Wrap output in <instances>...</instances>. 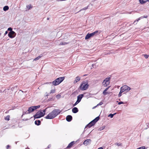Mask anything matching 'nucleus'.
Wrapping results in <instances>:
<instances>
[{"label": "nucleus", "instance_id": "nucleus-50", "mask_svg": "<svg viewBox=\"0 0 149 149\" xmlns=\"http://www.w3.org/2000/svg\"><path fill=\"white\" fill-rule=\"evenodd\" d=\"M28 120V119H26V120Z\"/></svg>", "mask_w": 149, "mask_h": 149}, {"label": "nucleus", "instance_id": "nucleus-49", "mask_svg": "<svg viewBox=\"0 0 149 149\" xmlns=\"http://www.w3.org/2000/svg\"><path fill=\"white\" fill-rule=\"evenodd\" d=\"M147 0V1H148V2H149V0Z\"/></svg>", "mask_w": 149, "mask_h": 149}, {"label": "nucleus", "instance_id": "nucleus-38", "mask_svg": "<svg viewBox=\"0 0 149 149\" xmlns=\"http://www.w3.org/2000/svg\"><path fill=\"white\" fill-rule=\"evenodd\" d=\"M124 103L123 102L121 101V102H119L118 103V104L119 105H120L121 104H123Z\"/></svg>", "mask_w": 149, "mask_h": 149}, {"label": "nucleus", "instance_id": "nucleus-39", "mask_svg": "<svg viewBox=\"0 0 149 149\" xmlns=\"http://www.w3.org/2000/svg\"><path fill=\"white\" fill-rule=\"evenodd\" d=\"M47 108H46L45 109L43 110V113H44L45 114V112L46 111V109H47Z\"/></svg>", "mask_w": 149, "mask_h": 149}, {"label": "nucleus", "instance_id": "nucleus-31", "mask_svg": "<svg viewBox=\"0 0 149 149\" xmlns=\"http://www.w3.org/2000/svg\"><path fill=\"white\" fill-rule=\"evenodd\" d=\"M29 114V113H28V111H26V112L25 111H23V114L22 115V117L23 116V115H24L25 114Z\"/></svg>", "mask_w": 149, "mask_h": 149}, {"label": "nucleus", "instance_id": "nucleus-13", "mask_svg": "<svg viewBox=\"0 0 149 149\" xmlns=\"http://www.w3.org/2000/svg\"><path fill=\"white\" fill-rule=\"evenodd\" d=\"M38 113L37 112L33 116V117L34 118V120L37 118H39L41 117Z\"/></svg>", "mask_w": 149, "mask_h": 149}, {"label": "nucleus", "instance_id": "nucleus-19", "mask_svg": "<svg viewBox=\"0 0 149 149\" xmlns=\"http://www.w3.org/2000/svg\"><path fill=\"white\" fill-rule=\"evenodd\" d=\"M120 91L118 94V97H120L122 95H121V94L123 93V92H124L125 91L123 89L121 88H120Z\"/></svg>", "mask_w": 149, "mask_h": 149}, {"label": "nucleus", "instance_id": "nucleus-22", "mask_svg": "<svg viewBox=\"0 0 149 149\" xmlns=\"http://www.w3.org/2000/svg\"><path fill=\"white\" fill-rule=\"evenodd\" d=\"M110 79V78L108 77V78H106L104 81V82L106 81L107 83H109V81Z\"/></svg>", "mask_w": 149, "mask_h": 149}, {"label": "nucleus", "instance_id": "nucleus-44", "mask_svg": "<svg viewBox=\"0 0 149 149\" xmlns=\"http://www.w3.org/2000/svg\"><path fill=\"white\" fill-rule=\"evenodd\" d=\"M51 146V145H49L48 146V147H47V148H50Z\"/></svg>", "mask_w": 149, "mask_h": 149}, {"label": "nucleus", "instance_id": "nucleus-41", "mask_svg": "<svg viewBox=\"0 0 149 149\" xmlns=\"http://www.w3.org/2000/svg\"><path fill=\"white\" fill-rule=\"evenodd\" d=\"M8 33V32L7 31H6L5 33H4V36L6 35V34H7Z\"/></svg>", "mask_w": 149, "mask_h": 149}, {"label": "nucleus", "instance_id": "nucleus-15", "mask_svg": "<svg viewBox=\"0 0 149 149\" xmlns=\"http://www.w3.org/2000/svg\"><path fill=\"white\" fill-rule=\"evenodd\" d=\"M37 113H39L38 114L40 115L41 117L44 116L45 114L44 113H43V111H39L37 112Z\"/></svg>", "mask_w": 149, "mask_h": 149}, {"label": "nucleus", "instance_id": "nucleus-18", "mask_svg": "<svg viewBox=\"0 0 149 149\" xmlns=\"http://www.w3.org/2000/svg\"><path fill=\"white\" fill-rule=\"evenodd\" d=\"M35 124L37 125H39L41 124V121L40 120H36L35 122Z\"/></svg>", "mask_w": 149, "mask_h": 149}, {"label": "nucleus", "instance_id": "nucleus-8", "mask_svg": "<svg viewBox=\"0 0 149 149\" xmlns=\"http://www.w3.org/2000/svg\"><path fill=\"white\" fill-rule=\"evenodd\" d=\"M8 36L10 38H14L16 35L14 31L9 32L8 34Z\"/></svg>", "mask_w": 149, "mask_h": 149}, {"label": "nucleus", "instance_id": "nucleus-25", "mask_svg": "<svg viewBox=\"0 0 149 149\" xmlns=\"http://www.w3.org/2000/svg\"><path fill=\"white\" fill-rule=\"evenodd\" d=\"M147 0H139L140 3L141 4H143L147 2Z\"/></svg>", "mask_w": 149, "mask_h": 149}, {"label": "nucleus", "instance_id": "nucleus-17", "mask_svg": "<svg viewBox=\"0 0 149 149\" xmlns=\"http://www.w3.org/2000/svg\"><path fill=\"white\" fill-rule=\"evenodd\" d=\"M80 80V78L79 77V76H77L76 78V79L74 82V84H75L77 82H78Z\"/></svg>", "mask_w": 149, "mask_h": 149}, {"label": "nucleus", "instance_id": "nucleus-7", "mask_svg": "<svg viewBox=\"0 0 149 149\" xmlns=\"http://www.w3.org/2000/svg\"><path fill=\"white\" fill-rule=\"evenodd\" d=\"M84 95L83 94H81L79 95L77 97V100L76 102L73 105V106H76L77 104L79 103L82 98L83 97Z\"/></svg>", "mask_w": 149, "mask_h": 149}, {"label": "nucleus", "instance_id": "nucleus-23", "mask_svg": "<svg viewBox=\"0 0 149 149\" xmlns=\"http://www.w3.org/2000/svg\"><path fill=\"white\" fill-rule=\"evenodd\" d=\"M42 54H41L39 56H38L36 58H35L34 60H33L34 61H37V60H39L40 58H41V57H42Z\"/></svg>", "mask_w": 149, "mask_h": 149}, {"label": "nucleus", "instance_id": "nucleus-21", "mask_svg": "<svg viewBox=\"0 0 149 149\" xmlns=\"http://www.w3.org/2000/svg\"><path fill=\"white\" fill-rule=\"evenodd\" d=\"M9 8L8 6H6L3 7V9L4 11H6L8 10L9 9Z\"/></svg>", "mask_w": 149, "mask_h": 149}, {"label": "nucleus", "instance_id": "nucleus-11", "mask_svg": "<svg viewBox=\"0 0 149 149\" xmlns=\"http://www.w3.org/2000/svg\"><path fill=\"white\" fill-rule=\"evenodd\" d=\"M77 141H72L70 142L68 145V146L67 147V148L68 149L70 148L74 144H75L76 142Z\"/></svg>", "mask_w": 149, "mask_h": 149}, {"label": "nucleus", "instance_id": "nucleus-16", "mask_svg": "<svg viewBox=\"0 0 149 149\" xmlns=\"http://www.w3.org/2000/svg\"><path fill=\"white\" fill-rule=\"evenodd\" d=\"M147 17V16H144L143 17L144 18H146ZM143 17H140L138 19H137L134 22V24H137V22H138L139 20H140L142 18H143Z\"/></svg>", "mask_w": 149, "mask_h": 149}, {"label": "nucleus", "instance_id": "nucleus-40", "mask_svg": "<svg viewBox=\"0 0 149 149\" xmlns=\"http://www.w3.org/2000/svg\"><path fill=\"white\" fill-rule=\"evenodd\" d=\"M10 146L9 145H8L6 146V149H8L10 147Z\"/></svg>", "mask_w": 149, "mask_h": 149}, {"label": "nucleus", "instance_id": "nucleus-47", "mask_svg": "<svg viewBox=\"0 0 149 149\" xmlns=\"http://www.w3.org/2000/svg\"><path fill=\"white\" fill-rule=\"evenodd\" d=\"M49 19V18H47V19L48 20Z\"/></svg>", "mask_w": 149, "mask_h": 149}, {"label": "nucleus", "instance_id": "nucleus-48", "mask_svg": "<svg viewBox=\"0 0 149 149\" xmlns=\"http://www.w3.org/2000/svg\"><path fill=\"white\" fill-rule=\"evenodd\" d=\"M95 64H92V66H93Z\"/></svg>", "mask_w": 149, "mask_h": 149}, {"label": "nucleus", "instance_id": "nucleus-20", "mask_svg": "<svg viewBox=\"0 0 149 149\" xmlns=\"http://www.w3.org/2000/svg\"><path fill=\"white\" fill-rule=\"evenodd\" d=\"M110 86H109L108 88H106L103 91V93L104 95H106L107 94V93L106 92V91L108 90Z\"/></svg>", "mask_w": 149, "mask_h": 149}, {"label": "nucleus", "instance_id": "nucleus-33", "mask_svg": "<svg viewBox=\"0 0 149 149\" xmlns=\"http://www.w3.org/2000/svg\"><path fill=\"white\" fill-rule=\"evenodd\" d=\"M146 148L145 146H143L141 147H140L136 149H145Z\"/></svg>", "mask_w": 149, "mask_h": 149}, {"label": "nucleus", "instance_id": "nucleus-3", "mask_svg": "<svg viewBox=\"0 0 149 149\" xmlns=\"http://www.w3.org/2000/svg\"><path fill=\"white\" fill-rule=\"evenodd\" d=\"M89 86V85L88 84L87 81H83L82 84L80 85L79 88L82 91H84L86 90Z\"/></svg>", "mask_w": 149, "mask_h": 149}, {"label": "nucleus", "instance_id": "nucleus-4", "mask_svg": "<svg viewBox=\"0 0 149 149\" xmlns=\"http://www.w3.org/2000/svg\"><path fill=\"white\" fill-rule=\"evenodd\" d=\"M99 119L100 117L99 116L96 117L95 118L91 121L86 126L85 129L87 127H88L89 128H90L92 127V126L94 125L95 124V123L99 120Z\"/></svg>", "mask_w": 149, "mask_h": 149}, {"label": "nucleus", "instance_id": "nucleus-2", "mask_svg": "<svg viewBox=\"0 0 149 149\" xmlns=\"http://www.w3.org/2000/svg\"><path fill=\"white\" fill-rule=\"evenodd\" d=\"M64 79L65 77H58L53 81L52 83L54 86L58 85L62 82Z\"/></svg>", "mask_w": 149, "mask_h": 149}, {"label": "nucleus", "instance_id": "nucleus-28", "mask_svg": "<svg viewBox=\"0 0 149 149\" xmlns=\"http://www.w3.org/2000/svg\"><path fill=\"white\" fill-rule=\"evenodd\" d=\"M5 120H10V116L9 115L7 116L5 118Z\"/></svg>", "mask_w": 149, "mask_h": 149}, {"label": "nucleus", "instance_id": "nucleus-5", "mask_svg": "<svg viewBox=\"0 0 149 149\" xmlns=\"http://www.w3.org/2000/svg\"><path fill=\"white\" fill-rule=\"evenodd\" d=\"M100 33V32L98 30L96 31L91 33H88L86 36L85 37V39L88 40L94 36H96L99 34Z\"/></svg>", "mask_w": 149, "mask_h": 149}, {"label": "nucleus", "instance_id": "nucleus-29", "mask_svg": "<svg viewBox=\"0 0 149 149\" xmlns=\"http://www.w3.org/2000/svg\"><path fill=\"white\" fill-rule=\"evenodd\" d=\"M105 126H102V127H100L98 129V130L100 131L103 130L105 128Z\"/></svg>", "mask_w": 149, "mask_h": 149}, {"label": "nucleus", "instance_id": "nucleus-26", "mask_svg": "<svg viewBox=\"0 0 149 149\" xmlns=\"http://www.w3.org/2000/svg\"><path fill=\"white\" fill-rule=\"evenodd\" d=\"M116 113H114V114H111V113H110V114L108 116V117H110L111 118H112L113 116L114 115H116Z\"/></svg>", "mask_w": 149, "mask_h": 149}, {"label": "nucleus", "instance_id": "nucleus-35", "mask_svg": "<svg viewBox=\"0 0 149 149\" xmlns=\"http://www.w3.org/2000/svg\"><path fill=\"white\" fill-rule=\"evenodd\" d=\"M88 8V6L87 7H85L82 9H81L80 10V11H82V10H86Z\"/></svg>", "mask_w": 149, "mask_h": 149}, {"label": "nucleus", "instance_id": "nucleus-45", "mask_svg": "<svg viewBox=\"0 0 149 149\" xmlns=\"http://www.w3.org/2000/svg\"><path fill=\"white\" fill-rule=\"evenodd\" d=\"M98 149H103V148L102 147H100Z\"/></svg>", "mask_w": 149, "mask_h": 149}, {"label": "nucleus", "instance_id": "nucleus-34", "mask_svg": "<svg viewBox=\"0 0 149 149\" xmlns=\"http://www.w3.org/2000/svg\"><path fill=\"white\" fill-rule=\"evenodd\" d=\"M13 29L11 27H9L8 29L7 30L8 31H10V32L13 31L12 30Z\"/></svg>", "mask_w": 149, "mask_h": 149}, {"label": "nucleus", "instance_id": "nucleus-27", "mask_svg": "<svg viewBox=\"0 0 149 149\" xmlns=\"http://www.w3.org/2000/svg\"><path fill=\"white\" fill-rule=\"evenodd\" d=\"M115 145H116L118 146H122V143H116L115 144Z\"/></svg>", "mask_w": 149, "mask_h": 149}, {"label": "nucleus", "instance_id": "nucleus-9", "mask_svg": "<svg viewBox=\"0 0 149 149\" xmlns=\"http://www.w3.org/2000/svg\"><path fill=\"white\" fill-rule=\"evenodd\" d=\"M125 91L128 92L131 89V88L127 85H124L121 87Z\"/></svg>", "mask_w": 149, "mask_h": 149}, {"label": "nucleus", "instance_id": "nucleus-1", "mask_svg": "<svg viewBox=\"0 0 149 149\" xmlns=\"http://www.w3.org/2000/svg\"><path fill=\"white\" fill-rule=\"evenodd\" d=\"M62 111H60L59 109H55L49 113L45 118L46 119H53L59 114Z\"/></svg>", "mask_w": 149, "mask_h": 149}, {"label": "nucleus", "instance_id": "nucleus-43", "mask_svg": "<svg viewBox=\"0 0 149 149\" xmlns=\"http://www.w3.org/2000/svg\"><path fill=\"white\" fill-rule=\"evenodd\" d=\"M31 5H30V6L29 5H28L26 7L27 8H29H29L31 7Z\"/></svg>", "mask_w": 149, "mask_h": 149}, {"label": "nucleus", "instance_id": "nucleus-36", "mask_svg": "<svg viewBox=\"0 0 149 149\" xmlns=\"http://www.w3.org/2000/svg\"><path fill=\"white\" fill-rule=\"evenodd\" d=\"M143 56L146 58H147L149 56V55L147 54H144L143 55Z\"/></svg>", "mask_w": 149, "mask_h": 149}, {"label": "nucleus", "instance_id": "nucleus-24", "mask_svg": "<svg viewBox=\"0 0 149 149\" xmlns=\"http://www.w3.org/2000/svg\"><path fill=\"white\" fill-rule=\"evenodd\" d=\"M102 84L104 86L106 87L109 84V83H107L106 81L104 82V81H103L102 82Z\"/></svg>", "mask_w": 149, "mask_h": 149}, {"label": "nucleus", "instance_id": "nucleus-46", "mask_svg": "<svg viewBox=\"0 0 149 149\" xmlns=\"http://www.w3.org/2000/svg\"><path fill=\"white\" fill-rule=\"evenodd\" d=\"M58 96H60V95H57L56 96V97H58Z\"/></svg>", "mask_w": 149, "mask_h": 149}, {"label": "nucleus", "instance_id": "nucleus-12", "mask_svg": "<svg viewBox=\"0 0 149 149\" xmlns=\"http://www.w3.org/2000/svg\"><path fill=\"white\" fill-rule=\"evenodd\" d=\"M72 117L71 115H68L66 116V120L68 122H70L72 120Z\"/></svg>", "mask_w": 149, "mask_h": 149}, {"label": "nucleus", "instance_id": "nucleus-32", "mask_svg": "<svg viewBox=\"0 0 149 149\" xmlns=\"http://www.w3.org/2000/svg\"><path fill=\"white\" fill-rule=\"evenodd\" d=\"M55 92V89L52 90L49 93V94L54 93Z\"/></svg>", "mask_w": 149, "mask_h": 149}, {"label": "nucleus", "instance_id": "nucleus-37", "mask_svg": "<svg viewBox=\"0 0 149 149\" xmlns=\"http://www.w3.org/2000/svg\"><path fill=\"white\" fill-rule=\"evenodd\" d=\"M103 104V103L101 102L98 104L97 106L101 105Z\"/></svg>", "mask_w": 149, "mask_h": 149}, {"label": "nucleus", "instance_id": "nucleus-10", "mask_svg": "<svg viewBox=\"0 0 149 149\" xmlns=\"http://www.w3.org/2000/svg\"><path fill=\"white\" fill-rule=\"evenodd\" d=\"M91 140L90 139H88L85 140L83 142V144L86 146L90 144L91 143Z\"/></svg>", "mask_w": 149, "mask_h": 149}, {"label": "nucleus", "instance_id": "nucleus-42", "mask_svg": "<svg viewBox=\"0 0 149 149\" xmlns=\"http://www.w3.org/2000/svg\"><path fill=\"white\" fill-rule=\"evenodd\" d=\"M49 94V93H47L46 95V96H48L50 95V94Z\"/></svg>", "mask_w": 149, "mask_h": 149}, {"label": "nucleus", "instance_id": "nucleus-30", "mask_svg": "<svg viewBox=\"0 0 149 149\" xmlns=\"http://www.w3.org/2000/svg\"><path fill=\"white\" fill-rule=\"evenodd\" d=\"M66 44H67V43L65 42H62L60 43V45H64Z\"/></svg>", "mask_w": 149, "mask_h": 149}, {"label": "nucleus", "instance_id": "nucleus-14", "mask_svg": "<svg viewBox=\"0 0 149 149\" xmlns=\"http://www.w3.org/2000/svg\"><path fill=\"white\" fill-rule=\"evenodd\" d=\"M72 111L73 113H76L79 110L77 107H74L72 109Z\"/></svg>", "mask_w": 149, "mask_h": 149}, {"label": "nucleus", "instance_id": "nucleus-6", "mask_svg": "<svg viewBox=\"0 0 149 149\" xmlns=\"http://www.w3.org/2000/svg\"><path fill=\"white\" fill-rule=\"evenodd\" d=\"M40 105H38L36 106H31L29 108L27 111L28 113H31L33 112L35 110L39 108Z\"/></svg>", "mask_w": 149, "mask_h": 149}]
</instances>
